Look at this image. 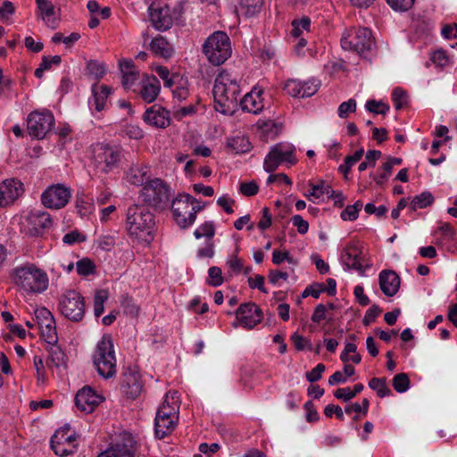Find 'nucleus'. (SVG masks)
<instances>
[{
	"instance_id": "de8ad7c7",
	"label": "nucleus",
	"mask_w": 457,
	"mask_h": 457,
	"mask_svg": "<svg viewBox=\"0 0 457 457\" xmlns=\"http://www.w3.org/2000/svg\"><path fill=\"white\" fill-rule=\"evenodd\" d=\"M39 329L41 332V337L45 339L47 345L58 342L55 321H54V323H50L49 326L39 328Z\"/></svg>"
},
{
	"instance_id": "7ed1b4c3",
	"label": "nucleus",
	"mask_w": 457,
	"mask_h": 457,
	"mask_svg": "<svg viewBox=\"0 0 457 457\" xmlns=\"http://www.w3.org/2000/svg\"><path fill=\"white\" fill-rule=\"evenodd\" d=\"M10 277L16 286L29 293H42L48 287L46 273L32 263L17 266Z\"/></svg>"
},
{
	"instance_id": "bf43d9fd",
	"label": "nucleus",
	"mask_w": 457,
	"mask_h": 457,
	"mask_svg": "<svg viewBox=\"0 0 457 457\" xmlns=\"http://www.w3.org/2000/svg\"><path fill=\"white\" fill-rule=\"evenodd\" d=\"M356 111V101L354 99H349L346 102H343L337 110L338 116L342 119L348 117L349 113Z\"/></svg>"
},
{
	"instance_id": "13d9d810",
	"label": "nucleus",
	"mask_w": 457,
	"mask_h": 457,
	"mask_svg": "<svg viewBox=\"0 0 457 457\" xmlns=\"http://www.w3.org/2000/svg\"><path fill=\"white\" fill-rule=\"evenodd\" d=\"M392 100L395 108L400 110L407 104V94L402 88L396 87L392 92Z\"/></svg>"
},
{
	"instance_id": "37998d69",
	"label": "nucleus",
	"mask_w": 457,
	"mask_h": 457,
	"mask_svg": "<svg viewBox=\"0 0 457 457\" xmlns=\"http://www.w3.org/2000/svg\"><path fill=\"white\" fill-rule=\"evenodd\" d=\"M120 305L126 315H129L133 318L138 315L139 307L137 306V304L135 303V300L131 296L128 295H122Z\"/></svg>"
},
{
	"instance_id": "3c124183",
	"label": "nucleus",
	"mask_w": 457,
	"mask_h": 457,
	"mask_svg": "<svg viewBox=\"0 0 457 457\" xmlns=\"http://www.w3.org/2000/svg\"><path fill=\"white\" fill-rule=\"evenodd\" d=\"M393 387L398 393H404L410 387V379L407 374L398 373L393 378Z\"/></svg>"
},
{
	"instance_id": "f03ea898",
	"label": "nucleus",
	"mask_w": 457,
	"mask_h": 457,
	"mask_svg": "<svg viewBox=\"0 0 457 457\" xmlns=\"http://www.w3.org/2000/svg\"><path fill=\"white\" fill-rule=\"evenodd\" d=\"M154 225V216L145 206L133 204L128 208L126 226L130 237L150 243Z\"/></svg>"
},
{
	"instance_id": "f704fd0d",
	"label": "nucleus",
	"mask_w": 457,
	"mask_h": 457,
	"mask_svg": "<svg viewBox=\"0 0 457 457\" xmlns=\"http://www.w3.org/2000/svg\"><path fill=\"white\" fill-rule=\"evenodd\" d=\"M150 46L153 53L165 59L171 57L174 53L173 46L161 36L154 37Z\"/></svg>"
},
{
	"instance_id": "49530a36",
	"label": "nucleus",
	"mask_w": 457,
	"mask_h": 457,
	"mask_svg": "<svg viewBox=\"0 0 457 457\" xmlns=\"http://www.w3.org/2000/svg\"><path fill=\"white\" fill-rule=\"evenodd\" d=\"M36 320L39 328L49 326L54 323V319L51 312L45 307L37 308L35 311Z\"/></svg>"
},
{
	"instance_id": "0eeeda50",
	"label": "nucleus",
	"mask_w": 457,
	"mask_h": 457,
	"mask_svg": "<svg viewBox=\"0 0 457 457\" xmlns=\"http://www.w3.org/2000/svg\"><path fill=\"white\" fill-rule=\"evenodd\" d=\"M341 46L345 50L367 57L375 46L371 31L367 28H351L341 37Z\"/></svg>"
},
{
	"instance_id": "393cba45",
	"label": "nucleus",
	"mask_w": 457,
	"mask_h": 457,
	"mask_svg": "<svg viewBox=\"0 0 457 457\" xmlns=\"http://www.w3.org/2000/svg\"><path fill=\"white\" fill-rule=\"evenodd\" d=\"M319 89V84L313 80L301 81L298 79H288L284 90L293 97H310Z\"/></svg>"
},
{
	"instance_id": "6ab92c4d",
	"label": "nucleus",
	"mask_w": 457,
	"mask_h": 457,
	"mask_svg": "<svg viewBox=\"0 0 457 457\" xmlns=\"http://www.w3.org/2000/svg\"><path fill=\"white\" fill-rule=\"evenodd\" d=\"M23 184L17 179H6L0 183V208H6L23 194Z\"/></svg>"
},
{
	"instance_id": "9d476101",
	"label": "nucleus",
	"mask_w": 457,
	"mask_h": 457,
	"mask_svg": "<svg viewBox=\"0 0 457 457\" xmlns=\"http://www.w3.org/2000/svg\"><path fill=\"white\" fill-rule=\"evenodd\" d=\"M295 147L289 144L279 143L271 147L263 162V169L267 172L276 170L279 165H295L297 162Z\"/></svg>"
},
{
	"instance_id": "c756f323",
	"label": "nucleus",
	"mask_w": 457,
	"mask_h": 457,
	"mask_svg": "<svg viewBox=\"0 0 457 457\" xmlns=\"http://www.w3.org/2000/svg\"><path fill=\"white\" fill-rule=\"evenodd\" d=\"M46 350L48 352L46 366L48 368L67 367V356L63 350L57 343L46 345Z\"/></svg>"
},
{
	"instance_id": "ddd939ff",
	"label": "nucleus",
	"mask_w": 457,
	"mask_h": 457,
	"mask_svg": "<svg viewBox=\"0 0 457 457\" xmlns=\"http://www.w3.org/2000/svg\"><path fill=\"white\" fill-rule=\"evenodd\" d=\"M54 123V118L50 111H34L27 119L28 132L31 137L42 139L52 129Z\"/></svg>"
},
{
	"instance_id": "f3484780",
	"label": "nucleus",
	"mask_w": 457,
	"mask_h": 457,
	"mask_svg": "<svg viewBox=\"0 0 457 457\" xmlns=\"http://www.w3.org/2000/svg\"><path fill=\"white\" fill-rule=\"evenodd\" d=\"M52 226V219L48 212L44 211H30L25 217L24 228L27 234L32 237L42 236Z\"/></svg>"
},
{
	"instance_id": "4468645a",
	"label": "nucleus",
	"mask_w": 457,
	"mask_h": 457,
	"mask_svg": "<svg viewBox=\"0 0 457 457\" xmlns=\"http://www.w3.org/2000/svg\"><path fill=\"white\" fill-rule=\"evenodd\" d=\"M341 260L348 270H357L361 276L371 266L369 259L362 254L361 247L355 243H350L344 248Z\"/></svg>"
},
{
	"instance_id": "69168bd1",
	"label": "nucleus",
	"mask_w": 457,
	"mask_h": 457,
	"mask_svg": "<svg viewBox=\"0 0 457 457\" xmlns=\"http://www.w3.org/2000/svg\"><path fill=\"white\" fill-rule=\"evenodd\" d=\"M258 191L259 187L255 181L243 182L239 186V192L245 196H253Z\"/></svg>"
},
{
	"instance_id": "ea45409f",
	"label": "nucleus",
	"mask_w": 457,
	"mask_h": 457,
	"mask_svg": "<svg viewBox=\"0 0 457 457\" xmlns=\"http://www.w3.org/2000/svg\"><path fill=\"white\" fill-rule=\"evenodd\" d=\"M61 62L62 58L60 55L43 56L39 66L35 71V76L39 79L42 78L45 71L50 70L53 65H59Z\"/></svg>"
},
{
	"instance_id": "5fc2aeb1",
	"label": "nucleus",
	"mask_w": 457,
	"mask_h": 457,
	"mask_svg": "<svg viewBox=\"0 0 457 457\" xmlns=\"http://www.w3.org/2000/svg\"><path fill=\"white\" fill-rule=\"evenodd\" d=\"M311 21L308 17H303L301 20L292 21L291 35L295 37H300L303 30L309 31Z\"/></svg>"
},
{
	"instance_id": "0e129e2a",
	"label": "nucleus",
	"mask_w": 457,
	"mask_h": 457,
	"mask_svg": "<svg viewBox=\"0 0 457 457\" xmlns=\"http://www.w3.org/2000/svg\"><path fill=\"white\" fill-rule=\"evenodd\" d=\"M381 169H382V171L379 172L378 175H374V174L370 175V178H372L375 180L376 184L380 187H382L384 185L385 181L388 179V177L390 176V174L392 172V169L389 166V164L383 163Z\"/></svg>"
},
{
	"instance_id": "e2e57ef3",
	"label": "nucleus",
	"mask_w": 457,
	"mask_h": 457,
	"mask_svg": "<svg viewBox=\"0 0 457 457\" xmlns=\"http://www.w3.org/2000/svg\"><path fill=\"white\" fill-rule=\"evenodd\" d=\"M87 71L95 79L102 78L105 73L104 65L97 61H89L87 63Z\"/></svg>"
},
{
	"instance_id": "39448f33",
	"label": "nucleus",
	"mask_w": 457,
	"mask_h": 457,
	"mask_svg": "<svg viewBox=\"0 0 457 457\" xmlns=\"http://www.w3.org/2000/svg\"><path fill=\"white\" fill-rule=\"evenodd\" d=\"M177 392L166 394L165 400L158 408L154 420V433L156 437L162 439L175 428L179 420V405L177 402H169L170 397L175 399Z\"/></svg>"
},
{
	"instance_id": "c85d7f7f",
	"label": "nucleus",
	"mask_w": 457,
	"mask_h": 457,
	"mask_svg": "<svg viewBox=\"0 0 457 457\" xmlns=\"http://www.w3.org/2000/svg\"><path fill=\"white\" fill-rule=\"evenodd\" d=\"M120 69L122 74V86L124 88H130L139 79V71L136 69L132 60H123L120 62Z\"/></svg>"
},
{
	"instance_id": "7c9ffc66",
	"label": "nucleus",
	"mask_w": 457,
	"mask_h": 457,
	"mask_svg": "<svg viewBox=\"0 0 457 457\" xmlns=\"http://www.w3.org/2000/svg\"><path fill=\"white\" fill-rule=\"evenodd\" d=\"M226 148L236 154H240L250 152L253 145L246 136L239 134L227 138Z\"/></svg>"
},
{
	"instance_id": "603ef678",
	"label": "nucleus",
	"mask_w": 457,
	"mask_h": 457,
	"mask_svg": "<svg viewBox=\"0 0 457 457\" xmlns=\"http://www.w3.org/2000/svg\"><path fill=\"white\" fill-rule=\"evenodd\" d=\"M215 234V227L213 222L206 221L201 226H199L194 232V236L195 238L199 239L203 237H205L212 241L211 239L213 237Z\"/></svg>"
},
{
	"instance_id": "09e8293b",
	"label": "nucleus",
	"mask_w": 457,
	"mask_h": 457,
	"mask_svg": "<svg viewBox=\"0 0 457 457\" xmlns=\"http://www.w3.org/2000/svg\"><path fill=\"white\" fill-rule=\"evenodd\" d=\"M51 447L56 455L62 457L72 454L77 449L75 444H60L58 441H51Z\"/></svg>"
},
{
	"instance_id": "473e14b6",
	"label": "nucleus",
	"mask_w": 457,
	"mask_h": 457,
	"mask_svg": "<svg viewBox=\"0 0 457 457\" xmlns=\"http://www.w3.org/2000/svg\"><path fill=\"white\" fill-rule=\"evenodd\" d=\"M92 93V98L89 100V104L94 106L97 112L103 111L105 106V101L111 93V88L105 85H102L100 87L94 86Z\"/></svg>"
},
{
	"instance_id": "052dcab7",
	"label": "nucleus",
	"mask_w": 457,
	"mask_h": 457,
	"mask_svg": "<svg viewBox=\"0 0 457 457\" xmlns=\"http://www.w3.org/2000/svg\"><path fill=\"white\" fill-rule=\"evenodd\" d=\"M34 365L37 370V379L38 384H45L47 380V376L45 370L44 362L41 357H34Z\"/></svg>"
},
{
	"instance_id": "1a4fd4ad",
	"label": "nucleus",
	"mask_w": 457,
	"mask_h": 457,
	"mask_svg": "<svg viewBox=\"0 0 457 457\" xmlns=\"http://www.w3.org/2000/svg\"><path fill=\"white\" fill-rule=\"evenodd\" d=\"M139 196L147 206L162 211L170 202V187L161 179H150L141 188Z\"/></svg>"
},
{
	"instance_id": "2eb2a0df",
	"label": "nucleus",
	"mask_w": 457,
	"mask_h": 457,
	"mask_svg": "<svg viewBox=\"0 0 457 457\" xmlns=\"http://www.w3.org/2000/svg\"><path fill=\"white\" fill-rule=\"evenodd\" d=\"M71 197L70 187L62 184L48 187L41 195L43 205L49 209L59 210L67 205Z\"/></svg>"
},
{
	"instance_id": "4be33fe9",
	"label": "nucleus",
	"mask_w": 457,
	"mask_h": 457,
	"mask_svg": "<svg viewBox=\"0 0 457 457\" xmlns=\"http://www.w3.org/2000/svg\"><path fill=\"white\" fill-rule=\"evenodd\" d=\"M144 121L157 129H165L170 124V112L159 104L147 108L143 114Z\"/></svg>"
},
{
	"instance_id": "412c9836",
	"label": "nucleus",
	"mask_w": 457,
	"mask_h": 457,
	"mask_svg": "<svg viewBox=\"0 0 457 457\" xmlns=\"http://www.w3.org/2000/svg\"><path fill=\"white\" fill-rule=\"evenodd\" d=\"M150 20L153 26L160 31H166L171 28L174 21V11L167 4L160 7H154L152 4L149 7Z\"/></svg>"
},
{
	"instance_id": "5701e85b",
	"label": "nucleus",
	"mask_w": 457,
	"mask_h": 457,
	"mask_svg": "<svg viewBox=\"0 0 457 457\" xmlns=\"http://www.w3.org/2000/svg\"><path fill=\"white\" fill-rule=\"evenodd\" d=\"M309 186L311 187V190L304 194L308 200H310L311 197L320 198L321 195H327L328 198L334 200L335 206L339 208L344 206L345 196L343 193L341 191L332 189V187L323 180H320L317 185L310 182Z\"/></svg>"
},
{
	"instance_id": "2f4dec72",
	"label": "nucleus",
	"mask_w": 457,
	"mask_h": 457,
	"mask_svg": "<svg viewBox=\"0 0 457 457\" xmlns=\"http://www.w3.org/2000/svg\"><path fill=\"white\" fill-rule=\"evenodd\" d=\"M38 10L40 11L46 24L55 29L58 25V19L54 16V6L49 0H36Z\"/></svg>"
},
{
	"instance_id": "cd10ccee",
	"label": "nucleus",
	"mask_w": 457,
	"mask_h": 457,
	"mask_svg": "<svg viewBox=\"0 0 457 457\" xmlns=\"http://www.w3.org/2000/svg\"><path fill=\"white\" fill-rule=\"evenodd\" d=\"M262 90L253 89L238 102L241 109L254 114L262 111L264 104L262 98Z\"/></svg>"
},
{
	"instance_id": "20e7f679",
	"label": "nucleus",
	"mask_w": 457,
	"mask_h": 457,
	"mask_svg": "<svg viewBox=\"0 0 457 457\" xmlns=\"http://www.w3.org/2000/svg\"><path fill=\"white\" fill-rule=\"evenodd\" d=\"M116 362L112 337L104 335L96 345L93 354V363L101 377L111 378L116 374Z\"/></svg>"
},
{
	"instance_id": "58836bf2",
	"label": "nucleus",
	"mask_w": 457,
	"mask_h": 457,
	"mask_svg": "<svg viewBox=\"0 0 457 457\" xmlns=\"http://www.w3.org/2000/svg\"><path fill=\"white\" fill-rule=\"evenodd\" d=\"M434 202V196L430 192L425 191L416 195L411 202L409 209L415 212L417 209H423L431 205Z\"/></svg>"
},
{
	"instance_id": "79ce46f5",
	"label": "nucleus",
	"mask_w": 457,
	"mask_h": 457,
	"mask_svg": "<svg viewBox=\"0 0 457 457\" xmlns=\"http://www.w3.org/2000/svg\"><path fill=\"white\" fill-rule=\"evenodd\" d=\"M108 299V292L101 289L97 290L94 296V313L96 317H100L104 311V303Z\"/></svg>"
},
{
	"instance_id": "72a5a7b5",
	"label": "nucleus",
	"mask_w": 457,
	"mask_h": 457,
	"mask_svg": "<svg viewBox=\"0 0 457 457\" xmlns=\"http://www.w3.org/2000/svg\"><path fill=\"white\" fill-rule=\"evenodd\" d=\"M149 169L144 165H133L127 171V179L130 184L143 186L148 181Z\"/></svg>"
},
{
	"instance_id": "aec40b11",
	"label": "nucleus",
	"mask_w": 457,
	"mask_h": 457,
	"mask_svg": "<svg viewBox=\"0 0 457 457\" xmlns=\"http://www.w3.org/2000/svg\"><path fill=\"white\" fill-rule=\"evenodd\" d=\"M239 324L245 328H253L261 322L262 310L253 303H242L236 312Z\"/></svg>"
},
{
	"instance_id": "a878e982",
	"label": "nucleus",
	"mask_w": 457,
	"mask_h": 457,
	"mask_svg": "<svg viewBox=\"0 0 457 457\" xmlns=\"http://www.w3.org/2000/svg\"><path fill=\"white\" fill-rule=\"evenodd\" d=\"M378 282L381 291L386 296H394L399 290L401 278L395 271L383 270L378 275Z\"/></svg>"
},
{
	"instance_id": "dca6fc26",
	"label": "nucleus",
	"mask_w": 457,
	"mask_h": 457,
	"mask_svg": "<svg viewBox=\"0 0 457 457\" xmlns=\"http://www.w3.org/2000/svg\"><path fill=\"white\" fill-rule=\"evenodd\" d=\"M137 444L134 436L128 432L120 435L118 441L98 457H135Z\"/></svg>"
},
{
	"instance_id": "f8f14e48",
	"label": "nucleus",
	"mask_w": 457,
	"mask_h": 457,
	"mask_svg": "<svg viewBox=\"0 0 457 457\" xmlns=\"http://www.w3.org/2000/svg\"><path fill=\"white\" fill-rule=\"evenodd\" d=\"M59 311L66 319L73 322L82 320L86 312L84 297L75 290L65 292L59 301Z\"/></svg>"
},
{
	"instance_id": "774afa93",
	"label": "nucleus",
	"mask_w": 457,
	"mask_h": 457,
	"mask_svg": "<svg viewBox=\"0 0 457 457\" xmlns=\"http://www.w3.org/2000/svg\"><path fill=\"white\" fill-rule=\"evenodd\" d=\"M382 312V310L378 305L373 304L371 305L365 313V316L362 320V323L364 326H369L370 323L374 322L376 318Z\"/></svg>"
},
{
	"instance_id": "6e6d98bb",
	"label": "nucleus",
	"mask_w": 457,
	"mask_h": 457,
	"mask_svg": "<svg viewBox=\"0 0 457 457\" xmlns=\"http://www.w3.org/2000/svg\"><path fill=\"white\" fill-rule=\"evenodd\" d=\"M366 109L374 114L386 115L389 111L388 104L376 100H369L365 104Z\"/></svg>"
},
{
	"instance_id": "6e6552de",
	"label": "nucleus",
	"mask_w": 457,
	"mask_h": 457,
	"mask_svg": "<svg viewBox=\"0 0 457 457\" xmlns=\"http://www.w3.org/2000/svg\"><path fill=\"white\" fill-rule=\"evenodd\" d=\"M203 53L213 65L222 64L232 53L228 36L223 31L213 32L203 45Z\"/></svg>"
},
{
	"instance_id": "f257e3e1",
	"label": "nucleus",
	"mask_w": 457,
	"mask_h": 457,
	"mask_svg": "<svg viewBox=\"0 0 457 457\" xmlns=\"http://www.w3.org/2000/svg\"><path fill=\"white\" fill-rule=\"evenodd\" d=\"M240 79L231 72L223 70L215 79L212 94L214 109L225 115H233L238 108V96L241 92Z\"/></svg>"
},
{
	"instance_id": "338daca9",
	"label": "nucleus",
	"mask_w": 457,
	"mask_h": 457,
	"mask_svg": "<svg viewBox=\"0 0 457 457\" xmlns=\"http://www.w3.org/2000/svg\"><path fill=\"white\" fill-rule=\"evenodd\" d=\"M187 81L182 79V82H179L176 88L172 90L173 96L179 101L186 100L189 96V90L187 87Z\"/></svg>"
},
{
	"instance_id": "e433bc0d",
	"label": "nucleus",
	"mask_w": 457,
	"mask_h": 457,
	"mask_svg": "<svg viewBox=\"0 0 457 457\" xmlns=\"http://www.w3.org/2000/svg\"><path fill=\"white\" fill-rule=\"evenodd\" d=\"M363 154L364 149L361 148L355 151L353 154L347 155L344 160V163L339 165L338 171L344 175L345 179H348V173L351 168L361 159Z\"/></svg>"
},
{
	"instance_id": "bb28decb",
	"label": "nucleus",
	"mask_w": 457,
	"mask_h": 457,
	"mask_svg": "<svg viewBox=\"0 0 457 457\" xmlns=\"http://www.w3.org/2000/svg\"><path fill=\"white\" fill-rule=\"evenodd\" d=\"M161 84L155 76H145L141 81L138 94L145 103L154 102L158 96Z\"/></svg>"
},
{
	"instance_id": "a18cd8bd",
	"label": "nucleus",
	"mask_w": 457,
	"mask_h": 457,
	"mask_svg": "<svg viewBox=\"0 0 457 457\" xmlns=\"http://www.w3.org/2000/svg\"><path fill=\"white\" fill-rule=\"evenodd\" d=\"M224 278L222 277L221 269L217 266H212L208 270V277L205 283L208 286L217 287L222 285Z\"/></svg>"
},
{
	"instance_id": "8fccbe9b",
	"label": "nucleus",
	"mask_w": 457,
	"mask_h": 457,
	"mask_svg": "<svg viewBox=\"0 0 457 457\" xmlns=\"http://www.w3.org/2000/svg\"><path fill=\"white\" fill-rule=\"evenodd\" d=\"M381 152L378 150H369L365 155V161L361 162L358 167L360 172L364 171L369 167H374L377 160L381 157Z\"/></svg>"
},
{
	"instance_id": "423d86ee",
	"label": "nucleus",
	"mask_w": 457,
	"mask_h": 457,
	"mask_svg": "<svg viewBox=\"0 0 457 457\" xmlns=\"http://www.w3.org/2000/svg\"><path fill=\"white\" fill-rule=\"evenodd\" d=\"M204 209L201 203L189 194H179L171 204L175 222L182 228L190 227L196 219V213Z\"/></svg>"
},
{
	"instance_id": "4d7b16f0",
	"label": "nucleus",
	"mask_w": 457,
	"mask_h": 457,
	"mask_svg": "<svg viewBox=\"0 0 457 457\" xmlns=\"http://www.w3.org/2000/svg\"><path fill=\"white\" fill-rule=\"evenodd\" d=\"M76 269L79 275L87 276L95 272L96 266L92 261L84 258L76 263Z\"/></svg>"
},
{
	"instance_id": "c03bdc74",
	"label": "nucleus",
	"mask_w": 457,
	"mask_h": 457,
	"mask_svg": "<svg viewBox=\"0 0 457 457\" xmlns=\"http://www.w3.org/2000/svg\"><path fill=\"white\" fill-rule=\"evenodd\" d=\"M363 204L361 200L356 201L353 205L346 206L341 212V219L343 220H355L358 218L359 212L362 208Z\"/></svg>"
},
{
	"instance_id": "9b49d317",
	"label": "nucleus",
	"mask_w": 457,
	"mask_h": 457,
	"mask_svg": "<svg viewBox=\"0 0 457 457\" xmlns=\"http://www.w3.org/2000/svg\"><path fill=\"white\" fill-rule=\"evenodd\" d=\"M121 159V151L116 146L97 144L93 149V163L95 168L102 172L108 173L116 168Z\"/></svg>"
},
{
	"instance_id": "680f3d73",
	"label": "nucleus",
	"mask_w": 457,
	"mask_h": 457,
	"mask_svg": "<svg viewBox=\"0 0 457 457\" xmlns=\"http://www.w3.org/2000/svg\"><path fill=\"white\" fill-rule=\"evenodd\" d=\"M388 5L396 12H405L414 4V0H386Z\"/></svg>"
},
{
	"instance_id": "b1692460",
	"label": "nucleus",
	"mask_w": 457,
	"mask_h": 457,
	"mask_svg": "<svg viewBox=\"0 0 457 457\" xmlns=\"http://www.w3.org/2000/svg\"><path fill=\"white\" fill-rule=\"evenodd\" d=\"M104 398L96 394L91 387L84 386L75 396V404L82 411L92 412Z\"/></svg>"
},
{
	"instance_id": "c9c22d12",
	"label": "nucleus",
	"mask_w": 457,
	"mask_h": 457,
	"mask_svg": "<svg viewBox=\"0 0 457 457\" xmlns=\"http://www.w3.org/2000/svg\"><path fill=\"white\" fill-rule=\"evenodd\" d=\"M264 0H238V9L241 13L247 17H253L260 12Z\"/></svg>"
},
{
	"instance_id": "a211bd4d",
	"label": "nucleus",
	"mask_w": 457,
	"mask_h": 457,
	"mask_svg": "<svg viewBox=\"0 0 457 457\" xmlns=\"http://www.w3.org/2000/svg\"><path fill=\"white\" fill-rule=\"evenodd\" d=\"M120 389L127 399L138 398L143 392V383L138 371L130 368L124 371L121 375Z\"/></svg>"
},
{
	"instance_id": "4c0bfd02",
	"label": "nucleus",
	"mask_w": 457,
	"mask_h": 457,
	"mask_svg": "<svg viewBox=\"0 0 457 457\" xmlns=\"http://www.w3.org/2000/svg\"><path fill=\"white\" fill-rule=\"evenodd\" d=\"M76 208L80 217H86L95 210L93 199L85 195H78L76 199Z\"/></svg>"
},
{
	"instance_id": "864d4df0",
	"label": "nucleus",
	"mask_w": 457,
	"mask_h": 457,
	"mask_svg": "<svg viewBox=\"0 0 457 457\" xmlns=\"http://www.w3.org/2000/svg\"><path fill=\"white\" fill-rule=\"evenodd\" d=\"M290 340L297 351L313 350L311 340L303 337L296 332L291 335Z\"/></svg>"
},
{
	"instance_id": "a19ab883",
	"label": "nucleus",
	"mask_w": 457,
	"mask_h": 457,
	"mask_svg": "<svg viewBox=\"0 0 457 457\" xmlns=\"http://www.w3.org/2000/svg\"><path fill=\"white\" fill-rule=\"evenodd\" d=\"M369 386L377 392L378 397L383 398L391 394V390L386 386V378H373L369 382Z\"/></svg>"
}]
</instances>
